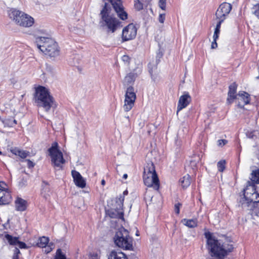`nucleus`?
Segmentation results:
<instances>
[{"mask_svg":"<svg viewBox=\"0 0 259 259\" xmlns=\"http://www.w3.org/2000/svg\"><path fill=\"white\" fill-rule=\"evenodd\" d=\"M108 259H128V258L123 252L113 250L110 252Z\"/></svg>","mask_w":259,"mask_h":259,"instance_id":"nucleus-22","label":"nucleus"},{"mask_svg":"<svg viewBox=\"0 0 259 259\" xmlns=\"http://www.w3.org/2000/svg\"><path fill=\"white\" fill-rule=\"evenodd\" d=\"M134 6L135 9L138 11L141 10L143 8V5L139 0H136L135 1Z\"/></svg>","mask_w":259,"mask_h":259,"instance_id":"nucleus-32","label":"nucleus"},{"mask_svg":"<svg viewBox=\"0 0 259 259\" xmlns=\"http://www.w3.org/2000/svg\"><path fill=\"white\" fill-rule=\"evenodd\" d=\"M255 183L259 184V169L252 171L251 181H248L246 188L244 189V198L247 202H259L257 199L258 191L256 190Z\"/></svg>","mask_w":259,"mask_h":259,"instance_id":"nucleus-5","label":"nucleus"},{"mask_svg":"<svg viewBox=\"0 0 259 259\" xmlns=\"http://www.w3.org/2000/svg\"><path fill=\"white\" fill-rule=\"evenodd\" d=\"M10 18L17 25L23 27H29L34 22V19L24 12L11 9L8 12Z\"/></svg>","mask_w":259,"mask_h":259,"instance_id":"nucleus-6","label":"nucleus"},{"mask_svg":"<svg viewBox=\"0 0 259 259\" xmlns=\"http://www.w3.org/2000/svg\"><path fill=\"white\" fill-rule=\"evenodd\" d=\"M2 154V152L0 151V155Z\"/></svg>","mask_w":259,"mask_h":259,"instance_id":"nucleus-59","label":"nucleus"},{"mask_svg":"<svg viewBox=\"0 0 259 259\" xmlns=\"http://www.w3.org/2000/svg\"><path fill=\"white\" fill-rule=\"evenodd\" d=\"M123 109L125 112L130 111L134 107L136 100V94L132 86L127 88L125 92Z\"/></svg>","mask_w":259,"mask_h":259,"instance_id":"nucleus-10","label":"nucleus"},{"mask_svg":"<svg viewBox=\"0 0 259 259\" xmlns=\"http://www.w3.org/2000/svg\"><path fill=\"white\" fill-rule=\"evenodd\" d=\"M90 259H99V256L97 253H93L91 255Z\"/></svg>","mask_w":259,"mask_h":259,"instance_id":"nucleus-44","label":"nucleus"},{"mask_svg":"<svg viewBox=\"0 0 259 259\" xmlns=\"http://www.w3.org/2000/svg\"><path fill=\"white\" fill-rule=\"evenodd\" d=\"M149 71L151 74L152 78H154L155 75H156L157 66L154 64L149 63L148 64Z\"/></svg>","mask_w":259,"mask_h":259,"instance_id":"nucleus-29","label":"nucleus"},{"mask_svg":"<svg viewBox=\"0 0 259 259\" xmlns=\"http://www.w3.org/2000/svg\"><path fill=\"white\" fill-rule=\"evenodd\" d=\"M10 151L13 154H15V155H18L20 152V149H19L17 148H13L11 149Z\"/></svg>","mask_w":259,"mask_h":259,"instance_id":"nucleus-41","label":"nucleus"},{"mask_svg":"<svg viewBox=\"0 0 259 259\" xmlns=\"http://www.w3.org/2000/svg\"><path fill=\"white\" fill-rule=\"evenodd\" d=\"M129 60H130V58H129V57L128 56L124 55L122 57V60L123 61L128 62Z\"/></svg>","mask_w":259,"mask_h":259,"instance_id":"nucleus-47","label":"nucleus"},{"mask_svg":"<svg viewBox=\"0 0 259 259\" xmlns=\"http://www.w3.org/2000/svg\"><path fill=\"white\" fill-rule=\"evenodd\" d=\"M127 178V174H124L123 176V178L124 179H126Z\"/></svg>","mask_w":259,"mask_h":259,"instance_id":"nucleus-54","label":"nucleus"},{"mask_svg":"<svg viewBox=\"0 0 259 259\" xmlns=\"http://www.w3.org/2000/svg\"><path fill=\"white\" fill-rule=\"evenodd\" d=\"M216 41H217V39H213V41L212 42L211 46V49H215L217 47V44L216 42Z\"/></svg>","mask_w":259,"mask_h":259,"instance_id":"nucleus-45","label":"nucleus"},{"mask_svg":"<svg viewBox=\"0 0 259 259\" xmlns=\"http://www.w3.org/2000/svg\"><path fill=\"white\" fill-rule=\"evenodd\" d=\"M5 238L11 245H17L19 241L17 237H13L12 236L9 234L5 235Z\"/></svg>","mask_w":259,"mask_h":259,"instance_id":"nucleus-28","label":"nucleus"},{"mask_svg":"<svg viewBox=\"0 0 259 259\" xmlns=\"http://www.w3.org/2000/svg\"><path fill=\"white\" fill-rule=\"evenodd\" d=\"M124 196L120 195L118 197L116 198V207L118 209L122 210L123 205Z\"/></svg>","mask_w":259,"mask_h":259,"instance_id":"nucleus-26","label":"nucleus"},{"mask_svg":"<svg viewBox=\"0 0 259 259\" xmlns=\"http://www.w3.org/2000/svg\"><path fill=\"white\" fill-rule=\"evenodd\" d=\"M17 124V121L15 119H13L12 120V123H10L9 124V126H13L14 125L16 124Z\"/></svg>","mask_w":259,"mask_h":259,"instance_id":"nucleus-49","label":"nucleus"},{"mask_svg":"<svg viewBox=\"0 0 259 259\" xmlns=\"http://www.w3.org/2000/svg\"><path fill=\"white\" fill-rule=\"evenodd\" d=\"M226 161L225 160L219 161L217 163L218 168L219 171L223 172L225 169Z\"/></svg>","mask_w":259,"mask_h":259,"instance_id":"nucleus-30","label":"nucleus"},{"mask_svg":"<svg viewBox=\"0 0 259 259\" xmlns=\"http://www.w3.org/2000/svg\"><path fill=\"white\" fill-rule=\"evenodd\" d=\"M254 137H255V136L253 134V133H251L248 135V137L249 138L253 139Z\"/></svg>","mask_w":259,"mask_h":259,"instance_id":"nucleus-50","label":"nucleus"},{"mask_svg":"<svg viewBox=\"0 0 259 259\" xmlns=\"http://www.w3.org/2000/svg\"><path fill=\"white\" fill-rule=\"evenodd\" d=\"M237 85L235 82L232 83L229 87V92L228 93V98L227 103L228 104H231L234 100L237 98L236 91Z\"/></svg>","mask_w":259,"mask_h":259,"instance_id":"nucleus-16","label":"nucleus"},{"mask_svg":"<svg viewBox=\"0 0 259 259\" xmlns=\"http://www.w3.org/2000/svg\"><path fill=\"white\" fill-rule=\"evenodd\" d=\"M105 180H102V181H101V184H102V185H105Z\"/></svg>","mask_w":259,"mask_h":259,"instance_id":"nucleus-55","label":"nucleus"},{"mask_svg":"<svg viewBox=\"0 0 259 259\" xmlns=\"http://www.w3.org/2000/svg\"><path fill=\"white\" fill-rule=\"evenodd\" d=\"M191 182V179L189 175L184 176L180 180V183L182 187L185 189L190 186Z\"/></svg>","mask_w":259,"mask_h":259,"instance_id":"nucleus-23","label":"nucleus"},{"mask_svg":"<svg viewBox=\"0 0 259 259\" xmlns=\"http://www.w3.org/2000/svg\"><path fill=\"white\" fill-rule=\"evenodd\" d=\"M218 20V21L216 27L215 28V30H214L213 36V38L214 39H218V38L219 37V34L220 31L221 24L224 22L223 21H222V20Z\"/></svg>","mask_w":259,"mask_h":259,"instance_id":"nucleus-27","label":"nucleus"},{"mask_svg":"<svg viewBox=\"0 0 259 259\" xmlns=\"http://www.w3.org/2000/svg\"><path fill=\"white\" fill-rule=\"evenodd\" d=\"M111 8L109 5L105 3L104 7L100 12L102 25L107 29L108 32H114L121 27V22L113 15H110Z\"/></svg>","mask_w":259,"mask_h":259,"instance_id":"nucleus-3","label":"nucleus"},{"mask_svg":"<svg viewBox=\"0 0 259 259\" xmlns=\"http://www.w3.org/2000/svg\"><path fill=\"white\" fill-rule=\"evenodd\" d=\"M257 199H259V193L258 195H257Z\"/></svg>","mask_w":259,"mask_h":259,"instance_id":"nucleus-58","label":"nucleus"},{"mask_svg":"<svg viewBox=\"0 0 259 259\" xmlns=\"http://www.w3.org/2000/svg\"><path fill=\"white\" fill-rule=\"evenodd\" d=\"M41 187V195L46 200H49L51 194L49 184L48 182L44 181L42 183Z\"/></svg>","mask_w":259,"mask_h":259,"instance_id":"nucleus-18","label":"nucleus"},{"mask_svg":"<svg viewBox=\"0 0 259 259\" xmlns=\"http://www.w3.org/2000/svg\"><path fill=\"white\" fill-rule=\"evenodd\" d=\"M8 123H6V124H7L9 126V124H10V123H12V120H8Z\"/></svg>","mask_w":259,"mask_h":259,"instance_id":"nucleus-53","label":"nucleus"},{"mask_svg":"<svg viewBox=\"0 0 259 259\" xmlns=\"http://www.w3.org/2000/svg\"><path fill=\"white\" fill-rule=\"evenodd\" d=\"M166 0L159 1V6L163 10H165L166 8Z\"/></svg>","mask_w":259,"mask_h":259,"instance_id":"nucleus-35","label":"nucleus"},{"mask_svg":"<svg viewBox=\"0 0 259 259\" xmlns=\"http://www.w3.org/2000/svg\"><path fill=\"white\" fill-rule=\"evenodd\" d=\"M137 34V28L132 23L128 24L122 30V39L123 41L134 39Z\"/></svg>","mask_w":259,"mask_h":259,"instance_id":"nucleus-12","label":"nucleus"},{"mask_svg":"<svg viewBox=\"0 0 259 259\" xmlns=\"http://www.w3.org/2000/svg\"><path fill=\"white\" fill-rule=\"evenodd\" d=\"M127 194H128V191L127 190H125L123 192L122 196L124 197V196L127 195Z\"/></svg>","mask_w":259,"mask_h":259,"instance_id":"nucleus-51","label":"nucleus"},{"mask_svg":"<svg viewBox=\"0 0 259 259\" xmlns=\"http://www.w3.org/2000/svg\"><path fill=\"white\" fill-rule=\"evenodd\" d=\"M165 14H160L159 16L158 20L160 23H163L164 20H165Z\"/></svg>","mask_w":259,"mask_h":259,"instance_id":"nucleus-40","label":"nucleus"},{"mask_svg":"<svg viewBox=\"0 0 259 259\" xmlns=\"http://www.w3.org/2000/svg\"><path fill=\"white\" fill-rule=\"evenodd\" d=\"M1 183H3V182H0V187H2Z\"/></svg>","mask_w":259,"mask_h":259,"instance_id":"nucleus-57","label":"nucleus"},{"mask_svg":"<svg viewBox=\"0 0 259 259\" xmlns=\"http://www.w3.org/2000/svg\"><path fill=\"white\" fill-rule=\"evenodd\" d=\"M205 237L208 253L212 259H222L233 249L232 244L216 239L210 232L205 233Z\"/></svg>","mask_w":259,"mask_h":259,"instance_id":"nucleus-1","label":"nucleus"},{"mask_svg":"<svg viewBox=\"0 0 259 259\" xmlns=\"http://www.w3.org/2000/svg\"><path fill=\"white\" fill-rule=\"evenodd\" d=\"M252 13L259 19V4L253 7Z\"/></svg>","mask_w":259,"mask_h":259,"instance_id":"nucleus-31","label":"nucleus"},{"mask_svg":"<svg viewBox=\"0 0 259 259\" xmlns=\"http://www.w3.org/2000/svg\"><path fill=\"white\" fill-rule=\"evenodd\" d=\"M143 181L145 185L152 187L155 190L159 187V181L153 163H149L144 168Z\"/></svg>","mask_w":259,"mask_h":259,"instance_id":"nucleus-8","label":"nucleus"},{"mask_svg":"<svg viewBox=\"0 0 259 259\" xmlns=\"http://www.w3.org/2000/svg\"><path fill=\"white\" fill-rule=\"evenodd\" d=\"M49 241V239L48 237L44 236L40 237L37 243V245L39 247L44 248L47 245Z\"/></svg>","mask_w":259,"mask_h":259,"instance_id":"nucleus-25","label":"nucleus"},{"mask_svg":"<svg viewBox=\"0 0 259 259\" xmlns=\"http://www.w3.org/2000/svg\"><path fill=\"white\" fill-rule=\"evenodd\" d=\"M228 143V141L226 140H219L218 141V145L220 147H223Z\"/></svg>","mask_w":259,"mask_h":259,"instance_id":"nucleus-36","label":"nucleus"},{"mask_svg":"<svg viewBox=\"0 0 259 259\" xmlns=\"http://www.w3.org/2000/svg\"><path fill=\"white\" fill-rule=\"evenodd\" d=\"M35 42L37 48L46 55L55 57L59 55L58 45L53 39L49 37H37Z\"/></svg>","mask_w":259,"mask_h":259,"instance_id":"nucleus-4","label":"nucleus"},{"mask_svg":"<svg viewBox=\"0 0 259 259\" xmlns=\"http://www.w3.org/2000/svg\"><path fill=\"white\" fill-rule=\"evenodd\" d=\"M137 75L134 73H128L124 78L123 81V86L126 89L130 86H132L135 82Z\"/></svg>","mask_w":259,"mask_h":259,"instance_id":"nucleus-19","label":"nucleus"},{"mask_svg":"<svg viewBox=\"0 0 259 259\" xmlns=\"http://www.w3.org/2000/svg\"><path fill=\"white\" fill-rule=\"evenodd\" d=\"M71 173L76 186L81 188H84L86 186V182L79 172L73 170H72Z\"/></svg>","mask_w":259,"mask_h":259,"instance_id":"nucleus-14","label":"nucleus"},{"mask_svg":"<svg viewBox=\"0 0 259 259\" xmlns=\"http://www.w3.org/2000/svg\"><path fill=\"white\" fill-rule=\"evenodd\" d=\"M237 102V106L239 108H243L244 105L248 104L250 102L249 95L246 93H240L236 98Z\"/></svg>","mask_w":259,"mask_h":259,"instance_id":"nucleus-15","label":"nucleus"},{"mask_svg":"<svg viewBox=\"0 0 259 259\" xmlns=\"http://www.w3.org/2000/svg\"><path fill=\"white\" fill-rule=\"evenodd\" d=\"M108 214L110 218L123 220V212L122 210L118 209L116 207L108 210Z\"/></svg>","mask_w":259,"mask_h":259,"instance_id":"nucleus-20","label":"nucleus"},{"mask_svg":"<svg viewBox=\"0 0 259 259\" xmlns=\"http://www.w3.org/2000/svg\"><path fill=\"white\" fill-rule=\"evenodd\" d=\"M232 10V5L228 3H223L221 4L215 12V17L217 20L224 21L226 16Z\"/></svg>","mask_w":259,"mask_h":259,"instance_id":"nucleus-11","label":"nucleus"},{"mask_svg":"<svg viewBox=\"0 0 259 259\" xmlns=\"http://www.w3.org/2000/svg\"><path fill=\"white\" fill-rule=\"evenodd\" d=\"M191 101V98L188 93L181 96L178 101L177 114H178L180 111L186 108L189 104Z\"/></svg>","mask_w":259,"mask_h":259,"instance_id":"nucleus-13","label":"nucleus"},{"mask_svg":"<svg viewBox=\"0 0 259 259\" xmlns=\"http://www.w3.org/2000/svg\"><path fill=\"white\" fill-rule=\"evenodd\" d=\"M114 241L116 246L123 249L131 250L133 248V239L123 227H120L116 232Z\"/></svg>","mask_w":259,"mask_h":259,"instance_id":"nucleus-7","label":"nucleus"},{"mask_svg":"<svg viewBox=\"0 0 259 259\" xmlns=\"http://www.w3.org/2000/svg\"><path fill=\"white\" fill-rule=\"evenodd\" d=\"M13 259H19L18 255H17V254L16 255L14 254V255L13 256Z\"/></svg>","mask_w":259,"mask_h":259,"instance_id":"nucleus-52","label":"nucleus"},{"mask_svg":"<svg viewBox=\"0 0 259 259\" xmlns=\"http://www.w3.org/2000/svg\"><path fill=\"white\" fill-rule=\"evenodd\" d=\"M199 158H198L197 159L191 160L190 161V165L193 168L196 167L197 163L199 161Z\"/></svg>","mask_w":259,"mask_h":259,"instance_id":"nucleus-38","label":"nucleus"},{"mask_svg":"<svg viewBox=\"0 0 259 259\" xmlns=\"http://www.w3.org/2000/svg\"><path fill=\"white\" fill-rule=\"evenodd\" d=\"M239 203H241L242 207H245L246 206H248V204L250 202H247V200L244 198V196L240 198L239 200Z\"/></svg>","mask_w":259,"mask_h":259,"instance_id":"nucleus-34","label":"nucleus"},{"mask_svg":"<svg viewBox=\"0 0 259 259\" xmlns=\"http://www.w3.org/2000/svg\"><path fill=\"white\" fill-rule=\"evenodd\" d=\"M18 246L21 248H26V245L25 243L18 241L17 244Z\"/></svg>","mask_w":259,"mask_h":259,"instance_id":"nucleus-42","label":"nucleus"},{"mask_svg":"<svg viewBox=\"0 0 259 259\" xmlns=\"http://www.w3.org/2000/svg\"><path fill=\"white\" fill-rule=\"evenodd\" d=\"M58 143L54 142L48 151L51 157L52 165L56 170H60L62 169L63 164L65 160L63 158L62 153L58 149Z\"/></svg>","mask_w":259,"mask_h":259,"instance_id":"nucleus-9","label":"nucleus"},{"mask_svg":"<svg viewBox=\"0 0 259 259\" xmlns=\"http://www.w3.org/2000/svg\"><path fill=\"white\" fill-rule=\"evenodd\" d=\"M181 205L182 204L180 203H176L175 205V211L177 214L180 213V207Z\"/></svg>","mask_w":259,"mask_h":259,"instance_id":"nucleus-39","label":"nucleus"},{"mask_svg":"<svg viewBox=\"0 0 259 259\" xmlns=\"http://www.w3.org/2000/svg\"><path fill=\"white\" fill-rule=\"evenodd\" d=\"M34 99L37 106L43 108L47 112L51 110L54 111L56 107L54 98L49 90L44 87L39 86L36 89Z\"/></svg>","mask_w":259,"mask_h":259,"instance_id":"nucleus-2","label":"nucleus"},{"mask_svg":"<svg viewBox=\"0 0 259 259\" xmlns=\"http://www.w3.org/2000/svg\"><path fill=\"white\" fill-rule=\"evenodd\" d=\"M55 259H66L65 255L62 254L60 249H57Z\"/></svg>","mask_w":259,"mask_h":259,"instance_id":"nucleus-33","label":"nucleus"},{"mask_svg":"<svg viewBox=\"0 0 259 259\" xmlns=\"http://www.w3.org/2000/svg\"><path fill=\"white\" fill-rule=\"evenodd\" d=\"M26 161L27 162V166L29 168H32L34 167V164L33 163V162L28 159Z\"/></svg>","mask_w":259,"mask_h":259,"instance_id":"nucleus-43","label":"nucleus"},{"mask_svg":"<svg viewBox=\"0 0 259 259\" xmlns=\"http://www.w3.org/2000/svg\"><path fill=\"white\" fill-rule=\"evenodd\" d=\"M44 247L45 248V251L47 253L50 252L52 250V248H51L50 246H46V247Z\"/></svg>","mask_w":259,"mask_h":259,"instance_id":"nucleus-46","label":"nucleus"},{"mask_svg":"<svg viewBox=\"0 0 259 259\" xmlns=\"http://www.w3.org/2000/svg\"><path fill=\"white\" fill-rule=\"evenodd\" d=\"M182 222L184 225L191 228L196 227L197 225L196 220H188L184 219L182 220Z\"/></svg>","mask_w":259,"mask_h":259,"instance_id":"nucleus-24","label":"nucleus"},{"mask_svg":"<svg viewBox=\"0 0 259 259\" xmlns=\"http://www.w3.org/2000/svg\"><path fill=\"white\" fill-rule=\"evenodd\" d=\"M28 155V152H26L25 151L20 150L19 154L18 155L21 158H25Z\"/></svg>","mask_w":259,"mask_h":259,"instance_id":"nucleus-37","label":"nucleus"},{"mask_svg":"<svg viewBox=\"0 0 259 259\" xmlns=\"http://www.w3.org/2000/svg\"><path fill=\"white\" fill-rule=\"evenodd\" d=\"M15 207L18 211H24L26 208V201L22 198H18L15 200Z\"/></svg>","mask_w":259,"mask_h":259,"instance_id":"nucleus-21","label":"nucleus"},{"mask_svg":"<svg viewBox=\"0 0 259 259\" xmlns=\"http://www.w3.org/2000/svg\"><path fill=\"white\" fill-rule=\"evenodd\" d=\"M19 253H20V251H19V249L16 247L14 250V255L17 254V255H18V254Z\"/></svg>","mask_w":259,"mask_h":259,"instance_id":"nucleus-48","label":"nucleus"},{"mask_svg":"<svg viewBox=\"0 0 259 259\" xmlns=\"http://www.w3.org/2000/svg\"><path fill=\"white\" fill-rule=\"evenodd\" d=\"M11 200V196L6 189L0 188V205L9 204Z\"/></svg>","mask_w":259,"mask_h":259,"instance_id":"nucleus-17","label":"nucleus"},{"mask_svg":"<svg viewBox=\"0 0 259 259\" xmlns=\"http://www.w3.org/2000/svg\"><path fill=\"white\" fill-rule=\"evenodd\" d=\"M151 0H145V2L149 3Z\"/></svg>","mask_w":259,"mask_h":259,"instance_id":"nucleus-56","label":"nucleus"}]
</instances>
